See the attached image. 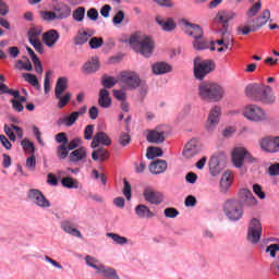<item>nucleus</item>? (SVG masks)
Masks as SVG:
<instances>
[{
	"label": "nucleus",
	"instance_id": "1",
	"mask_svg": "<svg viewBox=\"0 0 279 279\" xmlns=\"http://www.w3.org/2000/svg\"><path fill=\"white\" fill-rule=\"evenodd\" d=\"M198 97L203 101L219 104L226 97V87L217 82H203L198 86Z\"/></svg>",
	"mask_w": 279,
	"mask_h": 279
},
{
	"label": "nucleus",
	"instance_id": "2",
	"mask_svg": "<svg viewBox=\"0 0 279 279\" xmlns=\"http://www.w3.org/2000/svg\"><path fill=\"white\" fill-rule=\"evenodd\" d=\"M129 44L136 53H141L144 58H150L156 49L154 39L147 35L136 33L129 38Z\"/></svg>",
	"mask_w": 279,
	"mask_h": 279
},
{
	"label": "nucleus",
	"instance_id": "3",
	"mask_svg": "<svg viewBox=\"0 0 279 279\" xmlns=\"http://www.w3.org/2000/svg\"><path fill=\"white\" fill-rule=\"evenodd\" d=\"M66 88H69V78H66V76L59 77L54 87V97L59 100L58 108L60 110H62V108L71 101V97H73L71 93L66 92Z\"/></svg>",
	"mask_w": 279,
	"mask_h": 279
},
{
	"label": "nucleus",
	"instance_id": "4",
	"mask_svg": "<svg viewBox=\"0 0 279 279\" xmlns=\"http://www.w3.org/2000/svg\"><path fill=\"white\" fill-rule=\"evenodd\" d=\"M222 210L227 219L233 222L241 221L243 215H245L243 205H241V203H239L236 199H228L225 202Z\"/></svg>",
	"mask_w": 279,
	"mask_h": 279
},
{
	"label": "nucleus",
	"instance_id": "5",
	"mask_svg": "<svg viewBox=\"0 0 279 279\" xmlns=\"http://www.w3.org/2000/svg\"><path fill=\"white\" fill-rule=\"evenodd\" d=\"M231 160L233 166L236 167V169H241L245 160L246 162H250V163H254L257 161L256 158H254V156H252V154L245 149V147L233 148L231 153Z\"/></svg>",
	"mask_w": 279,
	"mask_h": 279
},
{
	"label": "nucleus",
	"instance_id": "6",
	"mask_svg": "<svg viewBox=\"0 0 279 279\" xmlns=\"http://www.w3.org/2000/svg\"><path fill=\"white\" fill-rule=\"evenodd\" d=\"M243 117L247 121H253V123H263L267 121V112L263 110L258 105H247L243 109Z\"/></svg>",
	"mask_w": 279,
	"mask_h": 279
},
{
	"label": "nucleus",
	"instance_id": "7",
	"mask_svg": "<svg viewBox=\"0 0 279 279\" xmlns=\"http://www.w3.org/2000/svg\"><path fill=\"white\" fill-rule=\"evenodd\" d=\"M228 157L223 153L214 154L208 162L209 173L213 177L219 175L226 169Z\"/></svg>",
	"mask_w": 279,
	"mask_h": 279
},
{
	"label": "nucleus",
	"instance_id": "8",
	"mask_svg": "<svg viewBox=\"0 0 279 279\" xmlns=\"http://www.w3.org/2000/svg\"><path fill=\"white\" fill-rule=\"evenodd\" d=\"M234 19H236V13L232 11L222 10L216 14L215 23L222 25V27L218 29L220 36H230V33H228V27H230V25L228 23Z\"/></svg>",
	"mask_w": 279,
	"mask_h": 279
},
{
	"label": "nucleus",
	"instance_id": "9",
	"mask_svg": "<svg viewBox=\"0 0 279 279\" xmlns=\"http://www.w3.org/2000/svg\"><path fill=\"white\" fill-rule=\"evenodd\" d=\"M167 136H169V126L161 124L148 132L146 141L155 145H160L167 140Z\"/></svg>",
	"mask_w": 279,
	"mask_h": 279
},
{
	"label": "nucleus",
	"instance_id": "10",
	"mask_svg": "<svg viewBox=\"0 0 279 279\" xmlns=\"http://www.w3.org/2000/svg\"><path fill=\"white\" fill-rule=\"evenodd\" d=\"M263 236V225L258 218H253L248 225L247 241L252 245H257Z\"/></svg>",
	"mask_w": 279,
	"mask_h": 279
},
{
	"label": "nucleus",
	"instance_id": "11",
	"mask_svg": "<svg viewBox=\"0 0 279 279\" xmlns=\"http://www.w3.org/2000/svg\"><path fill=\"white\" fill-rule=\"evenodd\" d=\"M215 71V62L213 60H199L194 61V75L196 80H204L205 75Z\"/></svg>",
	"mask_w": 279,
	"mask_h": 279
},
{
	"label": "nucleus",
	"instance_id": "12",
	"mask_svg": "<svg viewBox=\"0 0 279 279\" xmlns=\"http://www.w3.org/2000/svg\"><path fill=\"white\" fill-rule=\"evenodd\" d=\"M259 147L266 154L279 153V136L268 135L259 140Z\"/></svg>",
	"mask_w": 279,
	"mask_h": 279
},
{
	"label": "nucleus",
	"instance_id": "13",
	"mask_svg": "<svg viewBox=\"0 0 279 279\" xmlns=\"http://www.w3.org/2000/svg\"><path fill=\"white\" fill-rule=\"evenodd\" d=\"M28 199L35 206H37V208H41V209L51 208V202H49V199H47L45 194H43L38 189H31L28 191Z\"/></svg>",
	"mask_w": 279,
	"mask_h": 279
},
{
	"label": "nucleus",
	"instance_id": "14",
	"mask_svg": "<svg viewBox=\"0 0 279 279\" xmlns=\"http://www.w3.org/2000/svg\"><path fill=\"white\" fill-rule=\"evenodd\" d=\"M121 82L128 90H136V88L141 86L143 80H141V75L136 72H124L121 75Z\"/></svg>",
	"mask_w": 279,
	"mask_h": 279
},
{
	"label": "nucleus",
	"instance_id": "15",
	"mask_svg": "<svg viewBox=\"0 0 279 279\" xmlns=\"http://www.w3.org/2000/svg\"><path fill=\"white\" fill-rule=\"evenodd\" d=\"M143 197L145 202L151 204L153 206H160V204L165 202V194L150 186L144 189Z\"/></svg>",
	"mask_w": 279,
	"mask_h": 279
},
{
	"label": "nucleus",
	"instance_id": "16",
	"mask_svg": "<svg viewBox=\"0 0 279 279\" xmlns=\"http://www.w3.org/2000/svg\"><path fill=\"white\" fill-rule=\"evenodd\" d=\"M219 121H221V107L214 106L208 113L207 121L205 124V129L207 132H214L219 125Z\"/></svg>",
	"mask_w": 279,
	"mask_h": 279
},
{
	"label": "nucleus",
	"instance_id": "17",
	"mask_svg": "<svg viewBox=\"0 0 279 279\" xmlns=\"http://www.w3.org/2000/svg\"><path fill=\"white\" fill-rule=\"evenodd\" d=\"M197 154H202V146L199 145V142L197 138L190 140L184 149H183V156L184 158H194V156H197Z\"/></svg>",
	"mask_w": 279,
	"mask_h": 279
},
{
	"label": "nucleus",
	"instance_id": "18",
	"mask_svg": "<svg viewBox=\"0 0 279 279\" xmlns=\"http://www.w3.org/2000/svg\"><path fill=\"white\" fill-rule=\"evenodd\" d=\"M110 145H112V140L110 138L109 135H107L106 132L100 131L98 133L95 134L90 147L92 149H97V147L101 146V147H110Z\"/></svg>",
	"mask_w": 279,
	"mask_h": 279
},
{
	"label": "nucleus",
	"instance_id": "19",
	"mask_svg": "<svg viewBox=\"0 0 279 279\" xmlns=\"http://www.w3.org/2000/svg\"><path fill=\"white\" fill-rule=\"evenodd\" d=\"M52 10L54 12V16H57V20H59V21L69 19V16H71V7H69L64 2L54 3L52 5Z\"/></svg>",
	"mask_w": 279,
	"mask_h": 279
},
{
	"label": "nucleus",
	"instance_id": "20",
	"mask_svg": "<svg viewBox=\"0 0 279 279\" xmlns=\"http://www.w3.org/2000/svg\"><path fill=\"white\" fill-rule=\"evenodd\" d=\"M265 85L251 84L245 88V95L253 101H260V95Z\"/></svg>",
	"mask_w": 279,
	"mask_h": 279
},
{
	"label": "nucleus",
	"instance_id": "21",
	"mask_svg": "<svg viewBox=\"0 0 279 279\" xmlns=\"http://www.w3.org/2000/svg\"><path fill=\"white\" fill-rule=\"evenodd\" d=\"M240 199L242 201V204L247 208H254V206L258 204V201L256 199V197H254V194H252V191L247 189H242L240 191Z\"/></svg>",
	"mask_w": 279,
	"mask_h": 279
},
{
	"label": "nucleus",
	"instance_id": "22",
	"mask_svg": "<svg viewBox=\"0 0 279 279\" xmlns=\"http://www.w3.org/2000/svg\"><path fill=\"white\" fill-rule=\"evenodd\" d=\"M259 101L262 104H266L267 106L276 104V94L274 93V89L270 86L263 87Z\"/></svg>",
	"mask_w": 279,
	"mask_h": 279
},
{
	"label": "nucleus",
	"instance_id": "23",
	"mask_svg": "<svg viewBox=\"0 0 279 279\" xmlns=\"http://www.w3.org/2000/svg\"><path fill=\"white\" fill-rule=\"evenodd\" d=\"M43 40L46 47H54L56 43L60 40V33H58L56 29H50L43 34Z\"/></svg>",
	"mask_w": 279,
	"mask_h": 279
},
{
	"label": "nucleus",
	"instance_id": "24",
	"mask_svg": "<svg viewBox=\"0 0 279 279\" xmlns=\"http://www.w3.org/2000/svg\"><path fill=\"white\" fill-rule=\"evenodd\" d=\"M83 73L90 75L93 73H97L99 71V57H92L88 61H86L82 68Z\"/></svg>",
	"mask_w": 279,
	"mask_h": 279
},
{
	"label": "nucleus",
	"instance_id": "25",
	"mask_svg": "<svg viewBox=\"0 0 279 279\" xmlns=\"http://www.w3.org/2000/svg\"><path fill=\"white\" fill-rule=\"evenodd\" d=\"M156 23H157V25H159V27L163 32H173V29H175V27H177L175 21H173V19H169V17L165 19L162 16H157Z\"/></svg>",
	"mask_w": 279,
	"mask_h": 279
},
{
	"label": "nucleus",
	"instance_id": "26",
	"mask_svg": "<svg viewBox=\"0 0 279 279\" xmlns=\"http://www.w3.org/2000/svg\"><path fill=\"white\" fill-rule=\"evenodd\" d=\"M86 156L88 154L86 153V149L84 147H80L77 149H74L69 155L70 162H73L74 165H77V162H82V160H86Z\"/></svg>",
	"mask_w": 279,
	"mask_h": 279
},
{
	"label": "nucleus",
	"instance_id": "27",
	"mask_svg": "<svg viewBox=\"0 0 279 279\" xmlns=\"http://www.w3.org/2000/svg\"><path fill=\"white\" fill-rule=\"evenodd\" d=\"M271 20V11L269 9H265L259 16L253 20V24L257 29L267 25V22Z\"/></svg>",
	"mask_w": 279,
	"mask_h": 279
},
{
	"label": "nucleus",
	"instance_id": "28",
	"mask_svg": "<svg viewBox=\"0 0 279 279\" xmlns=\"http://www.w3.org/2000/svg\"><path fill=\"white\" fill-rule=\"evenodd\" d=\"M151 71L154 75H166V73H171L173 68L167 62H157L153 64Z\"/></svg>",
	"mask_w": 279,
	"mask_h": 279
},
{
	"label": "nucleus",
	"instance_id": "29",
	"mask_svg": "<svg viewBox=\"0 0 279 279\" xmlns=\"http://www.w3.org/2000/svg\"><path fill=\"white\" fill-rule=\"evenodd\" d=\"M149 171L154 175H159L160 173H165L167 171V161L162 159H157L156 161L150 163Z\"/></svg>",
	"mask_w": 279,
	"mask_h": 279
},
{
	"label": "nucleus",
	"instance_id": "30",
	"mask_svg": "<svg viewBox=\"0 0 279 279\" xmlns=\"http://www.w3.org/2000/svg\"><path fill=\"white\" fill-rule=\"evenodd\" d=\"M61 229L66 234H71L72 236H76L77 239H82V232H80V230H77V228L73 227V222H71L69 220H63L61 222Z\"/></svg>",
	"mask_w": 279,
	"mask_h": 279
},
{
	"label": "nucleus",
	"instance_id": "31",
	"mask_svg": "<svg viewBox=\"0 0 279 279\" xmlns=\"http://www.w3.org/2000/svg\"><path fill=\"white\" fill-rule=\"evenodd\" d=\"M135 215L140 219H153V217L155 216L151 209H149L147 205L144 204H140L135 207Z\"/></svg>",
	"mask_w": 279,
	"mask_h": 279
},
{
	"label": "nucleus",
	"instance_id": "32",
	"mask_svg": "<svg viewBox=\"0 0 279 279\" xmlns=\"http://www.w3.org/2000/svg\"><path fill=\"white\" fill-rule=\"evenodd\" d=\"M98 105L100 108H110V106H112V99H110V92H108V89H100Z\"/></svg>",
	"mask_w": 279,
	"mask_h": 279
},
{
	"label": "nucleus",
	"instance_id": "33",
	"mask_svg": "<svg viewBox=\"0 0 279 279\" xmlns=\"http://www.w3.org/2000/svg\"><path fill=\"white\" fill-rule=\"evenodd\" d=\"M230 186H232V172L228 170L220 179V192L228 193Z\"/></svg>",
	"mask_w": 279,
	"mask_h": 279
},
{
	"label": "nucleus",
	"instance_id": "34",
	"mask_svg": "<svg viewBox=\"0 0 279 279\" xmlns=\"http://www.w3.org/2000/svg\"><path fill=\"white\" fill-rule=\"evenodd\" d=\"M92 158L96 162H105V160H108V158H110V153L104 147H98L92 153Z\"/></svg>",
	"mask_w": 279,
	"mask_h": 279
},
{
	"label": "nucleus",
	"instance_id": "35",
	"mask_svg": "<svg viewBox=\"0 0 279 279\" xmlns=\"http://www.w3.org/2000/svg\"><path fill=\"white\" fill-rule=\"evenodd\" d=\"M84 260L87 267H92V269H95L96 274L98 275L105 266L101 262H99V259L90 255L85 256Z\"/></svg>",
	"mask_w": 279,
	"mask_h": 279
},
{
	"label": "nucleus",
	"instance_id": "36",
	"mask_svg": "<svg viewBox=\"0 0 279 279\" xmlns=\"http://www.w3.org/2000/svg\"><path fill=\"white\" fill-rule=\"evenodd\" d=\"M98 276H102V278L106 279H121L117 272V269L106 265L102 266L100 272H98Z\"/></svg>",
	"mask_w": 279,
	"mask_h": 279
},
{
	"label": "nucleus",
	"instance_id": "37",
	"mask_svg": "<svg viewBox=\"0 0 279 279\" xmlns=\"http://www.w3.org/2000/svg\"><path fill=\"white\" fill-rule=\"evenodd\" d=\"M183 25L192 29V32L189 33L190 36H193L194 38H202V36H204V31L202 29V26L187 22L186 20L183 21Z\"/></svg>",
	"mask_w": 279,
	"mask_h": 279
},
{
	"label": "nucleus",
	"instance_id": "38",
	"mask_svg": "<svg viewBox=\"0 0 279 279\" xmlns=\"http://www.w3.org/2000/svg\"><path fill=\"white\" fill-rule=\"evenodd\" d=\"M80 118L77 117V113L72 112L69 116H65L62 119H59L58 125H65V128H71V125L75 124V121H77Z\"/></svg>",
	"mask_w": 279,
	"mask_h": 279
},
{
	"label": "nucleus",
	"instance_id": "39",
	"mask_svg": "<svg viewBox=\"0 0 279 279\" xmlns=\"http://www.w3.org/2000/svg\"><path fill=\"white\" fill-rule=\"evenodd\" d=\"M93 34H95L93 31L78 32V35L74 39L75 45H86V43H88V38H90Z\"/></svg>",
	"mask_w": 279,
	"mask_h": 279
},
{
	"label": "nucleus",
	"instance_id": "40",
	"mask_svg": "<svg viewBox=\"0 0 279 279\" xmlns=\"http://www.w3.org/2000/svg\"><path fill=\"white\" fill-rule=\"evenodd\" d=\"M61 184L64 189H80V181L71 177H64L61 180Z\"/></svg>",
	"mask_w": 279,
	"mask_h": 279
},
{
	"label": "nucleus",
	"instance_id": "41",
	"mask_svg": "<svg viewBox=\"0 0 279 279\" xmlns=\"http://www.w3.org/2000/svg\"><path fill=\"white\" fill-rule=\"evenodd\" d=\"M162 156V148L160 147H149L146 153V158L148 160H154V158H160Z\"/></svg>",
	"mask_w": 279,
	"mask_h": 279
},
{
	"label": "nucleus",
	"instance_id": "42",
	"mask_svg": "<svg viewBox=\"0 0 279 279\" xmlns=\"http://www.w3.org/2000/svg\"><path fill=\"white\" fill-rule=\"evenodd\" d=\"M259 10H263V2L260 0H258L257 2H255L246 12V16H248V19H253V16H256L259 12Z\"/></svg>",
	"mask_w": 279,
	"mask_h": 279
},
{
	"label": "nucleus",
	"instance_id": "43",
	"mask_svg": "<svg viewBox=\"0 0 279 279\" xmlns=\"http://www.w3.org/2000/svg\"><path fill=\"white\" fill-rule=\"evenodd\" d=\"M107 236L113 241L116 245H128V238L117 233H107Z\"/></svg>",
	"mask_w": 279,
	"mask_h": 279
},
{
	"label": "nucleus",
	"instance_id": "44",
	"mask_svg": "<svg viewBox=\"0 0 279 279\" xmlns=\"http://www.w3.org/2000/svg\"><path fill=\"white\" fill-rule=\"evenodd\" d=\"M22 77L27 82L28 84H32L35 88H40V84L38 83V77L32 73H23Z\"/></svg>",
	"mask_w": 279,
	"mask_h": 279
},
{
	"label": "nucleus",
	"instance_id": "45",
	"mask_svg": "<svg viewBox=\"0 0 279 279\" xmlns=\"http://www.w3.org/2000/svg\"><path fill=\"white\" fill-rule=\"evenodd\" d=\"M40 34H43V27L37 26V27L31 28L28 31V43L39 40L38 36H40Z\"/></svg>",
	"mask_w": 279,
	"mask_h": 279
},
{
	"label": "nucleus",
	"instance_id": "46",
	"mask_svg": "<svg viewBox=\"0 0 279 279\" xmlns=\"http://www.w3.org/2000/svg\"><path fill=\"white\" fill-rule=\"evenodd\" d=\"M85 16H86V9L83 7L77 8L73 12V19H74V21H77V23H82V21H84Z\"/></svg>",
	"mask_w": 279,
	"mask_h": 279
},
{
	"label": "nucleus",
	"instance_id": "47",
	"mask_svg": "<svg viewBox=\"0 0 279 279\" xmlns=\"http://www.w3.org/2000/svg\"><path fill=\"white\" fill-rule=\"evenodd\" d=\"M116 84H117V78L112 76H102L101 78V85L104 86L105 89L113 88Z\"/></svg>",
	"mask_w": 279,
	"mask_h": 279
},
{
	"label": "nucleus",
	"instance_id": "48",
	"mask_svg": "<svg viewBox=\"0 0 279 279\" xmlns=\"http://www.w3.org/2000/svg\"><path fill=\"white\" fill-rule=\"evenodd\" d=\"M193 47L196 49V51H204V49H208V41L202 38H195Z\"/></svg>",
	"mask_w": 279,
	"mask_h": 279
},
{
	"label": "nucleus",
	"instance_id": "49",
	"mask_svg": "<svg viewBox=\"0 0 279 279\" xmlns=\"http://www.w3.org/2000/svg\"><path fill=\"white\" fill-rule=\"evenodd\" d=\"M40 16L43 21H46L47 23H51V21H57L58 17L56 16L54 11H40Z\"/></svg>",
	"mask_w": 279,
	"mask_h": 279
},
{
	"label": "nucleus",
	"instance_id": "50",
	"mask_svg": "<svg viewBox=\"0 0 279 279\" xmlns=\"http://www.w3.org/2000/svg\"><path fill=\"white\" fill-rule=\"evenodd\" d=\"M69 151L71 150L66 147V144H61L57 148V156L60 158V160H64L69 156Z\"/></svg>",
	"mask_w": 279,
	"mask_h": 279
},
{
	"label": "nucleus",
	"instance_id": "51",
	"mask_svg": "<svg viewBox=\"0 0 279 279\" xmlns=\"http://www.w3.org/2000/svg\"><path fill=\"white\" fill-rule=\"evenodd\" d=\"M267 173L270 178H278L279 175V162L270 163Z\"/></svg>",
	"mask_w": 279,
	"mask_h": 279
},
{
	"label": "nucleus",
	"instance_id": "52",
	"mask_svg": "<svg viewBox=\"0 0 279 279\" xmlns=\"http://www.w3.org/2000/svg\"><path fill=\"white\" fill-rule=\"evenodd\" d=\"M93 134H95V125L89 124L84 130L85 141H93V138H95V136H93Z\"/></svg>",
	"mask_w": 279,
	"mask_h": 279
},
{
	"label": "nucleus",
	"instance_id": "53",
	"mask_svg": "<svg viewBox=\"0 0 279 279\" xmlns=\"http://www.w3.org/2000/svg\"><path fill=\"white\" fill-rule=\"evenodd\" d=\"M138 88L141 99H145L147 97V93H149V86L147 85V82L142 81L138 85Z\"/></svg>",
	"mask_w": 279,
	"mask_h": 279
},
{
	"label": "nucleus",
	"instance_id": "54",
	"mask_svg": "<svg viewBox=\"0 0 279 279\" xmlns=\"http://www.w3.org/2000/svg\"><path fill=\"white\" fill-rule=\"evenodd\" d=\"M163 215L168 219H175V217H178V215H180V211H178V209H175L173 207H168L163 210Z\"/></svg>",
	"mask_w": 279,
	"mask_h": 279
},
{
	"label": "nucleus",
	"instance_id": "55",
	"mask_svg": "<svg viewBox=\"0 0 279 279\" xmlns=\"http://www.w3.org/2000/svg\"><path fill=\"white\" fill-rule=\"evenodd\" d=\"M104 45V38L101 37H93L89 40V47L90 49H99Z\"/></svg>",
	"mask_w": 279,
	"mask_h": 279
},
{
	"label": "nucleus",
	"instance_id": "56",
	"mask_svg": "<svg viewBox=\"0 0 279 279\" xmlns=\"http://www.w3.org/2000/svg\"><path fill=\"white\" fill-rule=\"evenodd\" d=\"M21 145L23 147V149H25L28 154H34L35 151V147H34V143L29 142L28 140H23L21 142Z\"/></svg>",
	"mask_w": 279,
	"mask_h": 279
},
{
	"label": "nucleus",
	"instance_id": "57",
	"mask_svg": "<svg viewBox=\"0 0 279 279\" xmlns=\"http://www.w3.org/2000/svg\"><path fill=\"white\" fill-rule=\"evenodd\" d=\"M123 195L126 197V199H132V185H130V182L124 179V187H123Z\"/></svg>",
	"mask_w": 279,
	"mask_h": 279
},
{
	"label": "nucleus",
	"instance_id": "58",
	"mask_svg": "<svg viewBox=\"0 0 279 279\" xmlns=\"http://www.w3.org/2000/svg\"><path fill=\"white\" fill-rule=\"evenodd\" d=\"M26 168L28 171H36V156H31L26 159Z\"/></svg>",
	"mask_w": 279,
	"mask_h": 279
},
{
	"label": "nucleus",
	"instance_id": "59",
	"mask_svg": "<svg viewBox=\"0 0 279 279\" xmlns=\"http://www.w3.org/2000/svg\"><path fill=\"white\" fill-rule=\"evenodd\" d=\"M132 141V138L130 137V134L128 133H121L120 137H119V143L122 147H126V145H130V142Z\"/></svg>",
	"mask_w": 279,
	"mask_h": 279
},
{
	"label": "nucleus",
	"instance_id": "60",
	"mask_svg": "<svg viewBox=\"0 0 279 279\" xmlns=\"http://www.w3.org/2000/svg\"><path fill=\"white\" fill-rule=\"evenodd\" d=\"M253 193L259 197V199H265L266 194L263 191V186L260 184H253Z\"/></svg>",
	"mask_w": 279,
	"mask_h": 279
},
{
	"label": "nucleus",
	"instance_id": "61",
	"mask_svg": "<svg viewBox=\"0 0 279 279\" xmlns=\"http://www.w3.org/2000/svg\"><path fill=\"white\" fill-rule=\"evenodd\" d=\"M277 252H279V244H270L269 246H267L266 248V253L270 254L271 258H276V254Z\"/></svg>",
	"mask_w": 279,
	"mask_h": 279
},
{
	"label": "nucleus",
	"instance_id": "62",
	"mask_svg": "<svg viewBox=\"0 0 279 279\" xmlns=\"http://www.w3.org/2000/svg\"><path fill=\"white\" fill-rule=\"evenodd\" d=\"M12 108L15 110V112H23L25 110V107L19 99H11Z\"/></svg>",
	"mask_w": 279,
	"mask_h": 279
},
{
	"label": "nucleus",
	"instance_id": "63",
	"mask_svg": "<svg viewBox=\"0 0 279 279\" xmlns=\"http://www.w3.org/2000/svg\"><path fill=\"white\" fill-rule=\"evenodd\" d=\"M157 5L160 8H173L175 3H173V0H154Z\"/></svg>",
	"mask_w": 279,
	"mask_h": 279
},
{
	"label": "nucleus",
	"instance_id": "64",
	"mask_svg": "<svg viewBox=\"0 0 279 279\" xmlns=\"http://www.w3.org/2000/svg\"><path fill=\"white\" fill-rule=\"evenodd\" d=\"M256 26L255 24H253L252 26H243L238 28V32H240L241 34H243V36H247V34H250L251 32H256Z\"/></svg>",
	"mask_w": 279,
	"mask_h": 279
}]
</instances>
